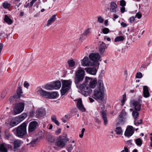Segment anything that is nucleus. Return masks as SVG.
<instances>
[{"label":"nucleus","instance_id":"obj_12","mask_svg":"<svg viewBox=\"0 0 152 152\" xmlns=\"http://www.w3.org/2000/svg\"><path fill=\"white\" fill-rule=\"evenodd\" d=\"M37 94L43 97H48L49 92L43 90L41 88H37Z\"/></svg>","mask_w":152,"mask_h":152},{"label":"nucleus","instance_id":"obj_11","mask_svg":"<svg viewBox=\"0 0 152 152\" xmlns=\"http://www.w3.org/2000/svg\"><path fill=\"white\" fill-rule=\"evenodd\" d=\"M102 110L101 111V116L104 121V124L105 126H106L108 124V122L107 117L106 113L104 110L105 107L104 106L101 107Z\"/></svg>","mask_w":152,"mask_h":152},{"label":"nucleus","instance_id":"obj_3","mask_svg":"<svg viewBox=\"0 0 152 152\" xmlns=\"http://www.w3.org/2000/svg\"><path fill=\"white\" fill-rule=\"evenodd\" d=\"M85 75L84 69L80 67L75 74V83H80L83 80Z\"/></svg>","mask_w":152,"mask_h":152},{"label":"nucleus","instance_id":"obj_50","mask_svg":"<svg viewBox=\"0 0 152 152\" xmlns=\"http://www.w3.org/2000/svg\"><path fill=\"white\" fill-rule=\"evenodd\" d=\"M75 144L74 145H70L68 147V150H71L73 149L74 147L75 146Z\"/></svg>","mask_w":152,"mask_h":152},{"label":"nucleus","instance_id":"obj_36","mask_svg":"<svg viewBox=\"0 0 152 152\" xmlns=\"http://www.w3.org/2000/svg\"><path fill=\"white\" fill-rule=\"evenodd\" d=\"M51 119L52 121L55 123L57 125L59 126L60 123L56 119L55 116H53L51 117Z\"/></svg>","mask_w":152,"mask_h":152},{"label":"nucleus","instance_id":"obj_53","mask_svg":"<svg viewBox=\"0 0 152 152\" xmlns=\"http://www.w3.org/2000/svg\"><path fill=\"white\" fill-rule=\"evenodd\" d=\"M121 152H129L128 149L126 147L124 148V149Z\"/></svg>","mask_w":152,"mask_h":152},{"label":"nucleus","instance_id":"obj_58","mask_svg":"<svg viewBox=\"0 0 152 152\" xmlns=\"http://www.w3.org/2000/svg\"><path fill=\"white\" fill-rule=\"evenodd\" d=\"M121 12L122 13H124L125 11V9L124 7H121Z\"/></svg>","mask_w":152,"mask_h":152},{"label":"nucleus","instance_id":"obj_33","mask_svg":"<svg viewBox=\"0 0 152 152\" xmlns=\"http://www.w3.org/2000/svg\"><path fill=\"white\" fill-rule=\"evenodd\" d=\"M67 63L69 66L71 67H73L75 66V62L72 60H68Z\"/></svg>","mask_w":152,"mask_h":152},{"label":"nucleus","instance_id":"obj_34","mask_svg":"<svg viewBox=\"0 0 152 152\" xmlns=\"http://www.w3.org/2000/svg\"><path fill=\"white\" fill-rule=\"evenodd\" d=\"M115 131L117 134H120L122 133V129L120 127H117L115 129Z\"/></svg>","mask_w":152,"mask_h":152},{"label":"nucleus","instance_id":"obj_59","mask_svg":"<svg viewBox=\"0 0 152 152\" xmlns=\"http://www.w3.org/2000/svg\"><path fill=\"white\" fill-rule=\"evenodd\" d=\"M113 16H114V18H113V20L114 21H115V19H116V18H118V15H115V14H114L113 15Z\"/></svg>","mask_w":152,"mask_h":152},{"label":"nucleus","instance_id":"obj_4","mask_svg":"<svg viewBox=\"0 0 152 152\" xmlns=\"http://www.w3.org/2000/svg\"><path fill=\"white\" fill-rule=\"evenodd\" d=\"M67 141L68 138L66 135H61L57 139L55 144L58 147L63 148L65 146Z\"/></svg>","mask_w":152,"mask_h":152},{"label":"nucleus","instance_id":"obj_32","mask_svg":"<svg viewBox=\"0 0 152 152\" xmlns=\"http://www.w3.org/2000/svg\"><path fill=\"white\" fill-rule=\"evenodd\" d=\"M45 88L46 89L49 90H52L54 89L52 84L45 85Z\"/></svg>","mask_w":152,"mask_h":152},{"label":"nucleus","instance_id":"obj_46","mask_svg":"<svg viewBox=\"0 0 152 152\" xmlns=\"http://www.w3.org/2000/svg\"><path fill=\"white\" fill-rule=\"evenodd\" d=\"M126 2L124 0H121L120 1V5L122 7H124L126 5Z\"/></svg>","mask_w":152,"mask_h":152},{"label":"nucleus","instance_id":"obj_29","mask_svg":"<svg viewBox=\"0 0 152 152\" xmlns=\"http://www.w3.org/2000/svg\"><path fill=\"white\" fill-rule=\"evenodd\" d=\"M4 20L9 25L11 24L12 23V21L7 15H5Z\"/></svg>","mask_w":152,"mask_h":152},{"label":"nucleus","instance_id":"obj_5","mask_svg":"<svg viewBox=\"0 0 152 152\" xmlns=\"http://www.w3.org/2000/svg\"><path fill=\"white\" fill-rule=\"evenodd\" d=\"M72 81L71 80H64L62 81V86L61 90L62 95H64L69 89Z\"/></svg>","mask_w":152,"mask_h":152},{"label":"nucleus","instance_id":"obj_40","mask_svg":"<svg viewBox=\"0 0 152 152\" xmlns=\"http://www.w3.org/2000/svg\"><path fill=\"white\" fill-rule=\"evenodd\" d=\"M135 18L134 16H132L130 17L129 19V21L131 23H134L135 20Z\"/></svg>","mask_w":152,"mask_h":152},{"label":"nucleus","instance_id":"obj_56","mask_svg":"<svg viewBox=\"0 0 152 152\" xmlns=\"http://www.w3.org/2000/svg\"><path fill=\"white\" fill-rule=\"evenodd\" d=\"M142 123V121L141 119H140V121H137V120H136V124L135 125H137V124H141Z\"/></svg>","mask_w":152,"mask_h":152},{"label":"nucleus","instance_id":"obj_62","mask_svg":"<svg viewBox=\"0 0 152 152\" xmlns=\"http://www.w3.org/2000/svg\"><path fill=\"white\" fill-rule=\"evenodd\" d=\"M109 137L110 139H112L113 138V134H110L109 135Z\"/></svg>","mask_w":152,"mask_h":152},{"label":"nucleus","instance_id":"obj_31","mask_svg":"<svg viewBox=\"0 0 152 152\" xmlns=\"http://www.w3.org/2000/svg\"><path fill=\"white\" fill-rule=\"evenodd\" d=\"M124 39V37L123 36H120L115 38L114 41L115 42L122 41Z\"/></svg>","mask_w":152,"mask_h":152},{"label":"nucleus","instance_id":"obj_2","mask_svg":"<svg viewBox=\"0 0 152 152\" xmlns=\"http://www.w3.org/2000/svg\"><path fill=\"white\" fill-rule=\"evenodd\" d=\"M26 124L23 123L17 128L13 130L14 133L18 137H22L26 133Z\"/></svg>","mask_w":152,"mask_h":152},{"label":"nucleus","instance_id":"obj_63","mask_svg":"<svg viewBox=\"0 0 152 152\" xmlns=\"http://www.w3.org/2000/svg\"><path fill=\"white\" fill-rule=\"evenodd\" d=\"M108 21L107 20H106L104 21V24L106 26H107L108 25Z\"/></svg>","mask_w":152,"mask_h":152},{"label":"nucleus","instance_id":"obj_47","mask_svg":"<svg viewBox=\"0 0 152 152\" xmlns=\"http://www.w3.org/2000/svg\"><path fill=\"white\" fill-rule=\"evenodd\" d=\"M142 16V15L141 14L138 12L136 14L135 17V18L137 17L138 19H140L141 18Z\"/></svg>","mask_w":152,"mask_h":152},{"label":"nucleus","instance_id":"obj_6","mask_svg":"<svg viewBox=\"0 0 152 152\" xmlns=\"http://www.w3.org/2000/svg\"><path fill=\"white\" fill-rule=\"evenodd\" d=\"M104 90L98 89L94 90L92 97L96 100H99L102 101L104 99Z\"/></svg>","mask_w":152,"mask_h":152},{"label":"nucleus","instance_id":"obj_22","mask_svg":"<svg viewBox=\"0 0 152 152\" xmlns=\"http://www.w3.org/2000/svg\"><path fill=\"white\" fill-rule=\"evenodd\" d=\"M143 93L144 97L147 98L149 96L150 94L148 89V87L146 86H143Z\"/></svg>","mask_w":152,"mask_h":152},{"label":"nucleus","instance_id":"obj_9","mask_svg":"<svg viewBox=\"0 0 152 152\" xmlns=\"http://www.w3.org/2000/svg\"><path fill=\"white\" fill-rule=\"evenodd\" d=\"M89 81V87L91 88H94L97 84V80L95 79L91 78L89 77H86L85 78V82L88 83Z\"/></svg>","mask_w":152,"mask_h":152},{"label":"nucleus","instance_id":"obj_25","mask_svg":"<svg viewBox=\"0 0 152 152\" xmlns=\"http://www.w3.org/2000/svg\"><path fill=\"white\" fill-rule=\"evenodd\" d=\"M52 84L55 89H59L61 86V83L59 81H56Z\"/></svg>","mask_w":152,"mask_h":152},{"label":"nucleus","instance_id":"obj_60","mask_svg":"<svg viewBox=\"0 0 152 152\" xmlns=\"http://www.w3.org/2000/svg\"><path fill=\"white\" fill-rule=\"evenodd\" d=\"M89 99L90 101L91 102H93L94 101V99L91 98H90V97L89 98Z\"/></svg>","mask_w":152,"mask_h":152},{"label":"nucleus","instance_id":"obj_45","mask_svg":"<svg viewBox=\"0 0 152 152\" xmlns=\"http://www.w3.org/2000/svg\"><path fill=\"white\" fill-rule=\"evenodd\" d=\"M142 76V74L141 72H138L137 73L136 77L137 78H140Z\"/></svg>","mask_w":152,"mask_h":152},{"label":"nucleus","instance_id":"obj_19","mask_svg":"<svg viewBox=\"0 0 152 152\" xmlns=\"http://www.w3.org/2000/svg\"><path fill=\"white\" fill-rule=\"evenodd\" d=\"M117 6L116 4L114 1H112L110 4V11L111 12H116V9Z\"/></svg>","mask_w":152,"mask_h":152},{"label":"nucleus","instance_id":"obj_57","mask_svg":"<svg viewBox=\"0 0 152 152\" xmlns=\"http://www.w3.org/2000/svg\"><path fill=\"white\" fill-rule=\"evenodd\" d=\"M121 25L123 27H125L127 26V24L126 23H125L123 22H122L121 23Z\"/></svg>","mask_w":152,"mask_h":152},{"label":"nucleus","instance_id":"obj_37","mask_svg":"<svg viewBox=\"0 0 152 152\" xmlns=\"http://www.w3.org/2000/svg\"><path fill=\"white\" fill-rule=\"evenodd\" d=\"M135 141L136 144L138 146H140L142 144V141L140 138L136 139Z\"/></svg>","mask_w":152,"mask_h":152},{"label":"nucleus","instance_id":"obj_35","mask_svg":"<svg viewBox=\"0 0 152 152\" xmlns=\"http://www.w3.org/2000/svg\"><path fill=\"white\" fill-rule=\"evenodd\" d=\"M98 89L101 90H103V82L102 81H100L98 83Z\"/></svg>","mask_w":152,"mask_h":152},{"label":"nucleus","instance_id":"obj_55","mask_svg":"<svg viewBox=\"0 0 152 152\" xmlns=\"http://www.w3.org/2000/svg\"><path fill=\"white\" fill-rule=\"evenodd\" d=\"M23 85L25 87H26L27 88H28V86H29V84L28 83L26 82H24Z\"/></svg>","mask_w":152,"mask_h":152},{"label":"nucleus","instance_id":"obj_10","mask_svg":"<svg viewBox=\"0 0 152 152\" xmlns=\"http://www.w3.org/2000/svg\"><path fill=\"white\" fill-rule=\"evenodd\" d=\"M89 57L92 61L94 62V65L95 62L99 61L100 58V56L98 53H91L89 54Z\"/></svg>","mask_w":152,"mask_h":152},{"label":"nucleus","instance_id":"obj_64","mask_svg":"<svg viewBox=\"0 0 152 152\" xmlns=\"http://www.w3.org/2000/svg\"><path fill=\"white\" fill-rule=\"evenodd\" d=\"M61 120L64 123H65L66 122V120L63 118L61 119Z\"/></svg>","mask_w":152,"mask_h":152},{"label":"nucleus","instance_id":"obj_61","mask_svg":"<svg viewBox=\"0 0 152 152\" xmlns=\"http://www.w3.org/2000/svg\"><path fill=\"white\" fill-rule=\"evenodd\" d=\"M106 38V39H107V40L108 41H110L111 39H110L109 37H105L104 39H105Z\"/></svg>","mask_w":152,"mask_h":152},{"label":"nucleus","instance_id":"obj_7","mask_svg":"<svg viewBox=\"0 0 152 152\" xmlns=\"http://www.w3.org/2000/svg\"><path fill=\"white\" fill-rule=\"evenodd\" d=\"M24 108V103L20 102L15 104L13 109V113L15 115L20 113L23 112Z\"/></svg>","mask_w":152,"mask_h":152},{"label":"nucleus","instance_id":"obj_27","mask_svg":"<svg viewBox=\"0 0 152 152\" xmlns=\"http://www.w3.org/2000/svg\"><path fill=\"white\" fill-rule=\"evenodd\" d=\"M139 113L137 111H133L132 113V115L134 119V124H136V119L139 116Z\"/></svg>","mask_w":152,"mask_h":152},{"label":"nucleus","instance_id":"obj_21","mask_svg":"<svg viewBox=\"0 0 152 152\" xmlns=\"http://www.w3.org/2000/svg\"><path fill=\"white\" fill-rule=\"evenodd\" d=\"M37 115L39 117H42L46 115V111L44 109H39L36 111Z\"/></svg>","mask_w":152,"mask_h":152},{"label":"nucleus","instance_id":"obj_23","mask_svg":"<svg viewBox=\"0 0 152 152\" xmlns=\"http://www.w3.org/2000/svg\"><path fill=\"white\" fill-rule=\"evenodd\" d=\"M105 47L106 44L103 42H102L101 44L100 45L99 48V52L101 54L103 53L105 51Z\"/></svg>","mask_w":152,"mask_h":152},{"label":"nucleus","instance_id":"obj_18","mask_svg":"<svg viewBox=\"0 0 152 152\" xmlns=\"http://www.w3.org/2000/svg\"><path fill=\"white\" fill-rule=\"evenodd\" d=\"M56 19V15L52 16L47 21L46 26H49L54 22Z\"/></svg>","mask_w":152,"mask_h":152},{"label":"nucleus","instance_id":"obj_17","mask_svg":"<svg viewBox=\"0 0 152 152\" xmlns=\"http://www.w3.org/2000/svg\"><path fill=\"white\" fill-rule=\"evenodd\" d=\"M85 70L88 73L92 75H95L97 72L96 69L95 67L86 68Z\"/></svg>","mask_w":152,"mask_h":152},{"label":"nucleus","instance_id":"obj_51","mask_svg":"<svg viewBox=\"0 0 152 152\" xmlns=\"http://www.w3.org/2000/svg\"><path fill=\"white\" fill-rule=\"evenodd\" d=\"M37 1V0H32V1H31L30 3V7H32L33 5V4H34V3Z\"/></svg>","mask_w":152,"mask_h":152},{"label":"nucleus","instance_id":"obj_26","mask_svg":"<svg viewBox=\"0 0 152 152\" xmlns=\"http://www.w3.org/2000/svg\"><path fill=\"white\" fill-rule=\"evenodd\" d=\"M57 96V94L56 92H49L48 98L49 99H54L56 98Z\"/></svg>","mask_w":152,"mask_h":152},{"label":"nucleus","instance_id":"obj_39","mask_svg":"<svg viewBox=\"0 0 152 152\" xmlns=\"http://www.w3.org/2000/svg\"><path fill=\"white\" fill-rule=\"evenodd\" d=\"M10 4L7 2H5L3 4V7L5 9L8 8L10 7Z\"/></svg>","mask_w":152,"mask_h":152},{"label":"nucleus","instance_id":"obj_44","mask_svg":"<svg viewBox=\"0 0 152 152\" xmlns=\"http://www.w3.org/2000/svg\"><path fill=\"white\" fill-rule=\"evenodd\" d=\"M109 29L108 28H104L102 30V32L104 34H107L109 32Z\"/></svg>","mask_w":152,"mask_h":152},{"label":"nucleus","instance_id":"obj_41","mask_svg":"<svg viewBox=\"0 0 152 152\" xmlns=\"http://www.w3.org/2000/svg\"><path fill=\"white\" fill-rule=\"evenodd\" d=\"M91 28H89L86 30L83 33V34L84 35L86 36L89 34L90 33V31Z\"/></svg>","mask_w":152,"mask_h":152},{"label":"nucleus","instance_id":"obj_49","mask_svg":"<svg viewBox=\"0 0 152 152\" xmlns=\"http://www.w3.org/2000/svg\"><path fill=\"white\" fill-rule=\"evenodd\" d=\"M61 128H59L58 130L55 131L56 134V135H58L61 132Z\"/></svg>","mask_w":152,"mask_h":152},{"label":"nucleus","instance_id":"obj_16","mask_svg":"<svg viewBox=\"0 0 152 152\" xmlns=\"http://www.w3.org/2000/svg\"><path fill=\"white\" fill-rule=\"evenodd\" d=\"M12 148L11 145L3 143L0 145V152H7V148Z\"/></svg>","mask_w":152,"mask_h":152},{"label":"nucleus","instance_id":"obj_20","mask_svg":"<svg viewBox=\"0 0 152 152\" xmlns=\"http://www.w3.org/2000/svg\"><path fill=\"white\" fill-rule=\"evenodd\" d=\"M77 105L78 108L82 112H85L86 109L83 105L82 100L81 99H79L77 102Z\"/></svg>","mask_w":152,"mask_h":152},{"label":"nucleus","instance_id":"obj_14","mask_svg":"<svg viewBox=\"0 0 152 152\" xmlns=\"http://www.w3.org/2000/svg\"><path fill=\"white\" fill-rule=\"evenodd\" d=\"M38 125V123L36 121H34L31 122L28 126L29 132H32L34 131Z\"/></svg>","mask_w":152,"mask_h":152},{"label":"nucleus","instance_id":"obj_43","mask_svg":"<svg viewBox=\"0 0 152 152\" xmlns=\"http://www.w3.org/2000/svg\"><path fill=\"white\" fill-rule=\"evenodd\" d=\"M124 124L123 121L122 120H119V121L117 123L116 126H119V125H122Z\"/></svg>","mask_w":152,"mask_h":152},{"label":"nucleus","instance_id":"obj_13","mask_svg":"<svg viewBox=\"0 0 152 152\" xmlns=\"http://www.w3.org/2000/svg\"><path fill=\"white\" fill-rule=\"evenodd\" d=\"M131 104L136 111H139L140 110L141 104L139 102L133 100L131 101Z\"/></svg>","mask_w":152,"mask_h":152},{"label":"nucleus","instance_id":"obj_30","mask_svg":"<svg viewBox=\"0 0 152 152\" xmlns=\"http://www.w3.org/2000/svg\"><path fill=\"white\" fill-rule=\"evenodd\" d=\"M20 142L19 140H16L14 141V148L17 149L20 146Z\"/></svg>","mask_w":152,"mask_h":152},{"label":"nucleus","instance_id":"obj_1","mask_svg":"<svg viewBox=\"0 0 152 152\" xmlns=\"http://www.w3.org/2000/svg\"><path fill=\"white\" fill-rule=\"evenodd\" d=\"M79 83H76L75 84L76 87L81 91V94L84 96H86L89 95L92 92V90L89 86V85L86 83L79 85Z\"/></svg>","mask_w":152,"mask_h":152},{"label":"nucleus","instance_id":"obj_15","mask_svg":"<svg viewBox=\"0 0 152 152\" xmlns=\"http://www.w3.org/2000/svg\"><path fill=\"white\" fill-rule=\"evenodd\" d=\"M134 132L133 127L131 126H128L125 131L124 135L126 137H130L133 134Z\"/></svg>","mask_w":152,"mask_h":152},{"label":"nucleus","instance_id":"obj_24","mask_svg":"<svg viewBox=\"0 0 152 152\" xmlns=\"http://www.w3.org/2000/svg\"><path fill=\"white\" fill-rule=\"evenodd\" d=\"M27 116V115L26 113H23L21 115L16 117V119L18 121L19 123L23 120Z\"/></svg>","mask_w":152,"mask_h":152},{"label":"nucleus","instance_id":"obj_38","mask_svg":"<svg viewBox=\"0 0 152 152\" xmlns=\"http://www.w3.org/2000/svg\"><path fill=\"white\" fill-rule=\"evenodd\" d=\"M17 93L18 97V98H20L22 93V90L21 88L19 87L18 88V90L17 91Z\"/></svg>","mask_w":152,"mask_h":152},{"label":"nucleus","instance_id":"obj_54","mask_svg":"<svg viewBox=\"0 0 152 152\" xmlns=\"http://www.w3.org/2000/svg\"><path fill=\"white\" fill-rule=\"evenodd\" d=\"M123 99L121 101V102L122 104H123V103L125 102V101L126 99V95H123Z\"/></svg>","mask_w":152,"mask_h":152},{"label":"nucleus","instance_id":"obj_8","mask_svg":"<svg viewBox=\"0 0 152 152\" xmlns=\"http://www.w3.org/2000/svg\"><path fill=\"white\" fill-rule=\"evenodd\" d=\"M81 63L82 65L84 66H91L94 65V62L92 61L87 57H85L82 60Z\"/></svg>","mask_w":152,"mask_h":152},{"label":"nucleus","instance_id":"obj_48","mask_svg":"<svg viewBox=\"0 0 152 152\" xmlns=\"http://www.w3.org/2000/svg\"><path fill=\"white\" fill-rule=\"evenodd\" d=\"M85 130V128H83L82 129L81 131V134L79 135V136L80 138H82L83 137Z\"/></svg>","mask_w":152,"mask_h":152},{"label":"nucleus","instance_id":"obj_52","mask_svg":"<svg viewBox=\"0 0 152 152\" xmlns=\"http://www.w3.org/2000/svg\"><path fill=\"white\" fill-rule=\"evenodd\" d=\"M14 99V98L13 97H11L9 99V101L10 104H11L13 102Z\"/></svg>","mask_w":152,"mask_h":152},{"label":"nucleus","instance_id":"obj_28","mask_svg":"<svg viewBox=\"0 0 152 152\" xmlns=\"http://www.w3.org/2000/svg\"><path fill=\"white\" fill-rule=\"evenodd\" d=\"M19 123L18 122V121H17L16 119V117L12 119L10 122V124L12 126H14L18 124Z\"/></svg>","mask_w":152,"mask_h":152},{"label":"nucleus","instance_id":"obj_42","mask_svg":"<svg viewBox=\"0 0 152 152\" xmlns=\"http://www.w3.org/2000/svg\"><path fill=\"white\" fill-rule=\"evenodd\" d=\"M104 21V19L101 16L98 17V21L100 23H102Z\"/></svg>","mask_w":152,"mask_h":152}]
</instances>
